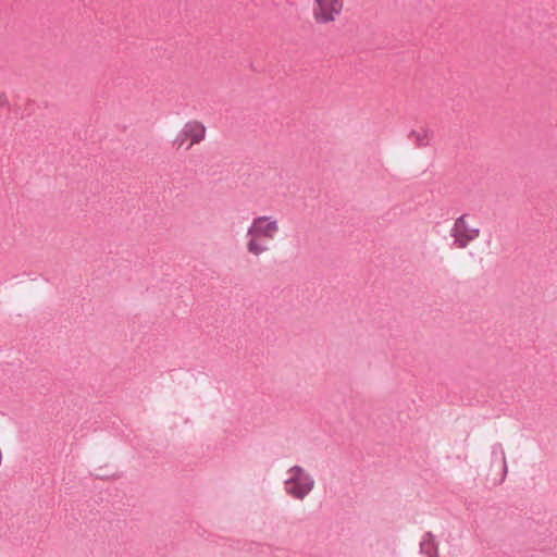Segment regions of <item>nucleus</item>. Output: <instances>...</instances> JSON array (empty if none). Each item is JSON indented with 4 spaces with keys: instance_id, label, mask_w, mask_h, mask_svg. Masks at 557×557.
<instances>
[{
    "instance_id": "obj_6",
    "label": "nucleus",
    "mask_w": 557,
    "mask_h": 557,
    "mask_svg": "<svg viewBox=\"0 0 557 557\" xmlns=\"http://www.w3.org/2000/svg\"><path fill=\"white\" fill-rule=\"evenodd\" d=\"M421 549L426 555V557L436 556V546L433 537L430 534H428L426 537L422 541Z\"/></svg>"
},
{
    "instance_id": "obj_5",
    "label": "nucleus",
    "mask_w": 557,
    "mask_h": 557,
    "mask_svg": "<svg viewBox=\"0 0 557 557\" xmlns=\"http://www.w3.org/2000/svg\"><path fill=\"white\" fill-rule=\"evenodd\" d=\"M450 235L458 248H465L479 237L480 231L469 223L467 216L462 215L455 221Z\"/></svg>"
},
{
    "instance_id": "obj_1",
    "label": "nucleus",
    "mask_w": 557,
    "mask_h": 557,
    "mask_svg": "<svg viewBox=\"0 0 557 557\" xmlns=\"http://www.w3.org/2000/svg\"><path fill=\"white\" fill-rule=\"evenodd\" d=\"M281 223L273 215L255 216L247 228L246 249L253 257H259L270 250V245L277 239Z\"/></svg>"
},
{
    "instance_id": "obj_7",
    "label": "nucleus",
    "mask_w": 557,
    "mask_h": 557,
    "mask_svg": "<svg viewBox=\"0 0 557 557\" xmlns=\"http://www.w3.org/2000/svg\"><path fill=\"white\" fill-rule=\"evenodd\" d=\"M500 454H502V460H503L504 474H506L507 471H508V466H507L506 455H505V453H504V450L502 448H500Z\"/></svg>"
},
{
    "instance_id": "obj_3",
    "label": "nucleus",
    "mask_w": 557,
    "mask_h": 557,
    "mask_svg": "<svg viewBox=\"0 0 557 557\" xmlns=\"http://www.w3.org/2000/svg\"><path fill=\"white\" fill-rule=\"evenodd\" d=\"M313 486V479L301 467L295 466L288 470L285 490L290 496L304 499L312 491Z\"/></svg>"
},
{
    "instance_id": "obj_2",
    "label": "nucleus",
    "mask_w": 557,
    "mask_h": 557,
    "mask_svg": "<svg viewBox=\"0 0 557 557\" xmlns=\"http://www.w3.org/2000/svg\"><path fill=\"white\" fill-rule=\"evenodd\" d=\"M206 133L207 128L202 122L197 120L188 121L174 138L172 146L176 151L189 150L193 146L205 140Z\"/></svg>"
},
{
    "instance_id": "obj_4",
    "label": "nucleus",
    "mask_w": 557,
    "mask_h": 557,
    "mask_svg": "<svg viewBox=\"0 0 557 557\" xmlns=\"http://www.w3.org/2000/svg\"><path fill=\"white\" fill-rule=\"evenodd\" d=\"M344 9V0H314L312 15L318 24L334 22Z\"/></svg>"
}]
</instances>
